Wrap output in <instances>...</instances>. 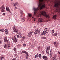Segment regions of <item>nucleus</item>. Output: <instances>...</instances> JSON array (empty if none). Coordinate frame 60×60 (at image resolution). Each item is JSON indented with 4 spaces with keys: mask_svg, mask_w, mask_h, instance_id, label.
I'll list each match as a JSON object with an SVG mask.
<instances>
[{
    "mask_svg": "<svg viewBox=\"0 0 60 60\" xmlns=\"http://www.w3.org/2000/svg\"><path fill=\"white\" fill-rule=\"evenodd\" d=\"M39 0L41 2H39L38 7L36 8L34 7L33 8V10L34 11V15H36V12L39 9L41 10L45 6V4H44V0Z\"/></svg>",
    "mask_w": 60,
    "mask_h": 60,
    "instance_id": "f257e3e1",
    "label": "nucleus"
},
{
    "mask_svg": "<svg viewBox=\"0 0 60 60\" xmlns=\"http://www.w3.org/2000/svg\"><path fill=\"white\" fill-rule=\"evenodd\" d=\"M40 13L41 15L44 16H45L47 18H49V15H46V12L44 11L40 12Z\"/></svg>",
    "mask_w": 60,
    "mask_h": 60,
    "instance_id": "f03ea898",
    "label": "nucleus"
},
{
    "mask_svg": "<svg viewBox=\"0 0 60 60\" xmlns=\"http://www.w3.org/2000/svg\"><path fill=\"white\" fill-rule=\"evenodd\" d=\"M49 32V29L47 28H45V31L43 32H42L41 33V34L42 35H45L46 33H47Z\"/></svg>",
    "mask_w": 60,
    "mask_h": 60,
    "instance_id": "7ed1b4c3",
    "label": "nucleus"
},
{
    "mask_svg": "<svg viewBox=\"0 0 60 60\" xmlns=\"http://www.w3.org/2000/svg\"><path fill=\"white\" fill-rule=\"evenodd\" d=\"M0 9L1 12H4V11H5V10H4L5 8L4 5H2L1 7H0Z\"/></svg>",
    "mask_w": 60,
    "mask_h": 60,
    "instance_id": "20e7f679",
    "label": "nucleus"
},
{
    "mask_svg": "<svg viewBox=\"0 0 60 60\" xmlns=\"http://www.w3.org/2000/svg\"><path fill=\"white\" fill-rule=\"evenodd\" d=\"M33 32H34L33 31H31L28 33L29 35L28 36L27 38L28 39H29L31 37L32 34L33 33Z\"/></svg>",
    "mask_w": 60,
    "mask_h": 60,
    "instance_id": "39448f33",
    "label": "nucleus"
},
{
    "mask_svg": "<svg viewBox=\"0 0 60 60\" xmlns=\"http://www.w3.org/2000/svg\"><path fill=\"white\" fill-rule=\"evenodd\" d=\"M12 39L14 42H15V43L17 42V39L15 38V37L14 36V37H13L12 38Z\"/></svg>",
    "mask_w": 60,
    "mask_h": 60,
    "instance_id": "423d86ee",
    "label": "nucleus"
},
{
    "mask_svg": "<svg viewBox=\"0 0 60 60\" xmlns=\"http://www.w3.org/2000/svg\"><path fill=\"white\" fill-rule=\"evenodd\" d=\"M40 31H41L40 30H36L34 32V34H38V33H39L40 32Z\"/></svg>",
    "mask_w": 60,
    "mask_h": 60,
    "instance_id": "0eeeda50",
    "label": "nucleus"
},
{
    "mask_svg": "<svg viewBox=\"0 0 60 60\" xmlns=\"http://www.w3.org/2000/svg\"><path fill=\"white\" fill-rule=\"evenodd\" d=\"M43 58L45 60H47L48 59V58L47 57V56H42Z\"/></svg>",
    "mask_w": 60,
    "mask_h": 60,
    "instance_id": "6e6552de",
    "label": "nucleus"
},
{
    "mask_svg": "<svg viewBox=\"0 0 60 60\" xmlns=\"http://www.w3.org/2000/svg\"><path fill=\"white\" fill-rule=\"evenodd\" d=\"M43 20L41 18H39L38 19V22H43Z\"/></svg>",
    "mask_w": 60,
    "mask_h": 60,
    "instance_id": "1a4fd4ad",
    "label": "nucleus"
},
{
    "mask_svg": "<svg viewBox=\"0 0 60 60\" xmlns=\"http://www.w3.org/2000/svg\"><path fill=\"white\" fill-rule=\"evenodd\" d=\"M4 42L7 43L8 42V41L7 39V38L5 37L4 39Z\"/></svg>",
    "mask_w": 60,
    "mask_h": 60,
    "instance_id": "9d476101",
    "label": "nucleus"
},
{
    "mask_svg": "<svg viewBox=\"0 0 60 60\" xmlns=\"http://www.w3.org/2000/svg\"><path fill=\"white\" fill-rule=\"evenodd\" d=\"M4 58V56L2 55L0 56V60H3Z\"/></svg>",
    "mask_w": 60,
    "mask_h": 60,
    "instance_id": "9b49d317",
    "label": "nucleus"
},
{
    "mask_svg": "<svg viewBox=\"0 0 60 60\" xmlns=\"http://www.w3.org/2000/svg\"><path fill=\"white\" fill-rule=\"evenodd\" d=\"M59 4L57 3L55 4V7H58L59 6Z\"/></svg>",
    "mask_w": 60,
    "mask_h": 60,
    "instance_id": "f8f14e48",
    "label": "nucleus"
},
{
    "mask_svg": "<svg viewBox=\"0 0 60 60\" xmlns=\"http://www.w3.org/2000/svg\"><path fill=\"white\" fill-rule=\"evenodd\" d=\"M13 31L14 33H16V32H18V30L16 29L15 28L13 29Z\"/></svg>",
    "mask_w": 60,
    "mask_h": 60,
    "instance_id": "ddd939ff",
    "label": "nucleus"
},
{
    "mask_svg": "<svg viewBox=\"0 0 60 60\" xmlns=\"http://www.w3.org/2000/svg\"><path fill=\"white\" fill-rule=\"evenodd\" d=\"M6 8L7 11H10V10L9 9V8L8 7H6Z\"/></svg>",
    "mask_w": 60,
    "mask_h": 60,
    "instance_id": "4468645a",
    "label": "nucleus"
},
{
    "mask_svg": "<svg viewBox=\"0 0 60 60\" xmlns=\"http://www.w3.org/2000/svg\"><path fill=\"white\" fill-rule=\"evenodd\" d=\"M14 56L15 58H17L18 57V55L16 54H15L14 55Z\"/></svg>",
    "mask_w": 60,
    "mask_h": 60,
    "instance_id": "2eb2a0df",
    "label": "nucleus"
},
{
    "mask_svg": "<svg viewBox=\"0 0 60 60\" xmlns=\"http://www.w3.org/2000/svg\"><path fill=\"white\" fill-rule=\"evenodd\" d=\"M50 49V46H49L48 47H47L46 48V50H49Z\"/></svg>",
    "mask_w": 60,
    "mask_h": 60,
    "instance_id": "dca6fc26",
    "label": "nucleus"
},
{
    "mask_svg": "<svg viewBox=\"0 0 60 60\" xmlns=\"http://www.w3.org/2000/svg\"><path fill=\"white\" fill-rule=\"evenodd\" d=\"M18 4V3L17 2L15 3H14L13 4V5L14 6H16V5Z\"/></svg>",
    "mask_w": 60,
    "mask_h": 60,
    "instance_id": "f3484780",
    "label": "nucleus"
},
{
    "mask_svg": "<svg viewBox=\"0 0 60 60\" xmlns=\"http://www.w3.org/2000/svg\"><path fill=\"white\" fill-rule=\"evenodd\" d=\"M56 15H53V16L52 19H56Z\"/></svg>",
    "mask_w": 60,
    "mask_h": 60,
    "instance_id": "a211bd4d",
    "label": "nucleus"
},
{
    "mask_svg": "<svg viewBox=\"0 0 60 60\" xmlns=\"http://www.w3.org/2000/svg\"><path fill=\"white\" fill-rule=\"evenodd\" d=\"M25 38H26V37L25 36H23L22 38V41H24Z\"/></svg>",
    "mask_w": 60,
    "mask_h": 60,
    "instance_id": "6ab92c4d",
    "label": "nucleus"
},
{
    "mask_svg": "<svg viewBox=\"0 0 60 60\" xmlns=\"http://www.w3.org/2000/svg\"><path fill=\"white\" fill-rule=\"evenodd\" d=\"M0 31L1 32H2V33H3V32H4V31H5V30H4V29H1L0 30Z\"/></svg>",
    "mask_w": 60,
    "mask_h": 60,
    "instance_id": "aec40b11",
    "label": "nucleus"
},
{
    "mask_svg": "<svg viewBox=\"0 0 60 60\" xmlns=\"http://www.w3.org/2000/svg\"><path fill=\"white\" fill-rule=\"evenodd\" d=\"M28 17H31V16H32V14L29 13H28Z\"/></svg>",
    "mask_w": 60,
    "mask_h": 60,
    "instance_id": "412c9836",
    "label": "nucleus"
},
{
    "mask_svg": "<svg viewBox=\"0 0 60 60\" xmlns=\"http://www.w3.org/2000/svg\"><path fill=\"white\" fill-rule=\"evenodd\" d=\"M4 48H6L7 47V45L6 44H5L4 45Z\"/></svg>",
    "mask_w": 60,
    "mask_h": 60,
    "instance_id": "4be33fe9",
    "label": "nucleus"
},
{
    "mask_svg": "<svg viewBox=\"0 0 60 60\" xmlns=\"http://www.w3.org/2000/svg\"><path fill=\"white\" fill-rule=\"evenodd\" d=\"M5 33L6 34H8V30H5Z\"/></svg>",
    "mask_w": 60,
    "mask_h": 60,
    "instance_id": "5701e85b",
    "label": "nucleus"
},
{
    "mask_svg": "<svg viewBox=\"0 0 60 60\" xmlns=\"http://www.w3.org/2000/svg\"><path fill=\"white\" fill-rule=\"evenodd\" d=\"M38 57L40 58H41V54H40L38 55Z\"/></svg>",
    "mask_w": 60,
    "mask_h": 60,
    "instance_id": "b1692460",
    "label": "nucleus"
},
{
    "mask_svg": "<svg viewBox=\"0 0 60 60\" xmlns=\"http://www.w3.org/2000/svg\"><path fill=\"white\" fill-rule=\"evenodd\" d=\"M54 44L55 46H57V45L56 44V41L54 42Z\"/></svg>",
    "mask_w": 60,
    "mask_h": 60,
    "instance_id": "393cba45",
    "label": "nucleus"
},
{
    "mask_svg": "<svg viewBox=\"0 0 60 60\" xmlns=\"http://www.w3.org/2000/svg\"><path fill=\"white\" fill-rule=\"evenodd\" d=\"M22 22H25V19H23V18H22Z\"/></svg>",
    "mask_w": 60,
    "mask_h": 60,
    "instance_id": "a878e982",
    "label": "nucleus"
},
{
    "mask_svg": "<svg viewBox=\"0 0 60 60\" xmlns=\"http://www.w3.org/2000/svg\"><path fill=\"white\" fill-rule=\"evenodd\" d=\"M26 51H22V53H21V54H22L23 53H26Z\"/></svg>",
    "mask_w": 60,
    "mask_h": 60,
    "instance_id": "bb28decb",
    "label": "nucleus"
},
{
    "mask_svg": "<svg viewBox=\"0 0 60 60\" xmlns=\"http://www.w3.org/2000/svg\"><path fill=\"white\" fill-rule=\"evenodd\" d=\"M38 54L37 53L36 54V55L35 56V58H36V57H38Z\"/></svg>",
    "mask_w": 60,
    "mask_h": 60,
    "instance_id": "cd10ccee",
    "label": "nucleus"
},
{
    "mask_svg": "<svg viewBox=\"0 0 60 60\" xmlns=\"http://www.w3.org/2000/svg\"><path fill=\"white\" fill-rule=\"evenodd\" d=\"M57 33H55L53 35V36H57Z\"/></svg>",
    "mask_w": 60,
    "mask_h": 60,
    "instance_id": "c85d7f7f",
    "label": "nucleus"
},
{
    "mask_svg": "<svg viewBox=\"0 0 60 60\" xmlns=\"http://www.w3.org/2000/svg\"><path fill=\"white\" fill-rule=\"evenodd\" d=\"M25 53L26 54L27 56H28V52H26V53Z\"/></svg>",
    "mask_w": 60,
    "mask_h": 60,
    "instance_id": "c756f323",
    "label": "nucleus"
},
{
    "mask_svg": "<svg viewBox=\"0 0 60 60\" xmlns=\"http://www.w3.org/2000/svg\"><path fill=\"white\" fill-rule=\"evenodd\" d=\"M46 52L47 53V54H49V50H46Z\"/></svg>",
    "mask_w": 60,
    "mask_h": 60,
    "instance_id": "7c9ffc66",
    "label": "nucleus"
},
{
    "mask_svg": "<svg viewBox=\"0 0 60 60\" xmlns=\"http://www.w3.org/2000/svg\"><path fill=\"white\" fill-rule=\"evenodd\" d=\"M54 32H55V31H54V30H52V34H53L54 33Z\"/></svg>",
    "mask_w": 60,
    "mask_h": 60,
    "instance_id": "2f4dec72",
    "label": "nucleus"
},
{
    "mask_svg": "<svg viewBox=\"0 0 60 60\" xmlns=\"http://www.w3.org/2000/svg\"><path fill=\"white\" fill-rule=\"evenodd\" d=\"M32 18L33 19H34V22H35L36 19H35V18H34L33 17H32Z\"/></svg>",
    "mask_w": 60,
    "mask_h": 60,
    "instance_id": "473e14b6",
    "label": "nucleus"
},
{
    "mask_svg": "<svg viewBox=\"0 0 60 60\" xmlns=\"http://www.w3.org/2000/svg\"><path fill=\"white\" fill-rule=\"evenodd\" d=\"M14 50L15 52H16V48H14Z\"/></svg>",
    "mask_w": 60,
    "mask_h": 60,
    "instance_id": "72a5a7b5",
    "label": "nucleus"
},
{
    "mask_svg": "<svg viewBox=\"0 0 60 60\" xmlns=\"http://www.w3.org/2000/svg\"><path fill=\"white\" fill-rule=\"evenodd\" d=\"M52 60H55V59H56V58L54 57L52 58Z\"/></svg>",
    "mask_w": 60,
    "mask_h": 60,
    "instance_id": "f704fd0d",
    "label": "nucleus"
},
{
    "mask_svg": "<svg viewBox=\"0 0 60 60\" xmlns=\"http://www.w3.org/2000/svg\"><path fill=\"white\" fill-rule=\"evenodd\" d=\"M17 34H18L19 35V34H20L21 33H20V32H17Z\"/></svg>",
    "mask_w": 60,
    "mask_h": 60,
    "instance_id": "c9c22d12",
    "label": "nucleus"
},
{
    "mask_svg": "<svg viewBox=\"0 0 60 60\" xmlns=\"http://www.w3.org/2000/svg\"><path fill=\"white\" fill-rule=\"evenodd\" d=\"M50 57H52V53H50Z\"/></svg>",
    "mask_w": 60,
    "mask_h": 60,
    "instance_id": "e433bc0d",
    "label": "nucleus"
},
{
    "mask_svg": "<svg viewBox=\"0 0 60 60\" xmlns=\"http://www.w3.org/2000/svg\"><path fill=\"white\" fill-rule=\"evenodd\" d=\"M41 16V15L40 14H39L38 15V16L39 17H40Z\"/></svg>",
    "mask_w": 60,
    "mask_h": 60,
    "instance_id": "4c0bfd02",
    "label": "nucleus"
},
{
    "mask_svg": "<svg viewBox=\"0 0 60 60\" xmlns=\"http://www.w3.org/2000/svg\"><path fill=\"white\" fill-rule=\"evenodd\" d=\"M42 38H43V39H46V37H43Z\"/></svg>",
    "mask_w": 60,
    "mask_h": 60,
    "instance_id": "58836bf2",
    "label": "nucleus"
},
{
    "mask_svg": "<svg viewBox=\"0 0 60 60\" xmlns=\"http://www.w3.org/2000/svg\"><path fill=\"white\" fill-rule=\"evenodd\" d=\"M19 35L20 36V38H22V35L21 34H19Z\"/></svg>",
    "mask_w": 60,
    "mask_h": 60,
    "instance_id": "ea45409f",
    "label": "nucleus"
},
{
    "mask_svg": "<svg viewBox=\"0 0 60 60\" xmlns=\"http://www.w3.org/2000/svg\"><path fill=\"white\" fill-rule=\"evenodd\" d=\"M17 37L18 38H19V35H17Z\"/></svg>",
    "mask_w": 60,
    "mask_h": 60,
    "instance_id": "a19ab883",
    "label": "nucleus"
},
{
    "mask_svg": "<svg viewBox=\"0 0 60 60\" xmlns=\"http://www.w3.org/2000/svg\"><path fill=\"white\" fill-rule=\"evenodd\" d=\"M0 44H2V41L1 40H0Z\"/></svg>",
    "mask_w": 60,
    "mask_h": 60,
    "instance_id": "79ce46f5",
    "label": "nucleus"
},
{
    "mask_svg": "<svg viewBox=\"0 0 60 60\" xmlns=\"http://www.w3.org/2000/svg\"><path fill=\"white\" fill-rule=\"evenodd\" d=\"M23 46L24 47H25L26 46V45L25 44H23Z\"/></svg>",
    "mask_w": 60,
    "mask_h": 60,
    "instance_id": "37998d69",
    "label": "nucleus"
},
{
    "mask_svg": "<svg viewBox=\"0 0 60 60\" xmlns=\"http://www.w3.org/2000/svg\"><path fill=\"white\" fill-rule=\"evenodd\" d=\"M23 13V11H22V10H21L20 11V13H21V14Z\"/></svg>",
    "mask_w": 60,
    "mask_h": 60,
    "instance_id": "c03bdc74",
    "label": "nucleus"
},
{
    "mask_svg": "<svg viewBox=\"0 0 60 60\" xmlns=\"http://www.w3.org/2000/svg\"><path fill=\"white\" fill-rule=\"evenodd\" d=\"M18 45L19 46H21V44H19Z\"/></svg>",
    "mask_w": 60,
    "mask_h": 60,
    "instance_id": "a18cd8bd",
    "label": "nucleus"
},
{
    "mask_svg": "<svg viewBox=\"0 0 60 60\" xmlns=\"http://www.w3.org/2000/svg\"><path fill=\"white\" fill-rule=\"evenodd\" d=\"M12 60H16V58H13L12 59Z\"/></svg>",
    "mask_w": 60,
    "mask_h": 60,
    "instance_id": "49530a36",
    "label": "nucleus"
},
{
    "mask_svg": "<svg viewBox=\"0 0 60 60\" xmlns=\"http://www.w3.org/2000/svg\"><path fill=\"white\" fill-rule=\"evenodd\" d=\"M15 9H17V7H15Z\"/></svg>",
    "mask_w": 60,
    "mask_h": 60,
    "instance_id": "de8ad7c7",
    "label": "nucleus"
},
{
    "mask_svg": "<svg viewBox=\"0 0 60 60\" xmlns=\"http://www.w3.org/2000/svg\"><path fill=\"white\" fill-rule=\"evenodd\" d=\"M10 47H11V46L10 45H8V47L9 48Z\"/></svg>",
    "mask_w": 60,
    "mask_h": 60,
    "instance_id": "09e8293b",
    "label": "nucleus"
},
{
    "mask_svg": "<svg viewBox=\"0 0 60 60\" xmlns=\"http://www.w3.org/2000/svg\"><path fill=\"white\" fill-rule=\"evenodd\" d=\"M27 57H26V59H28V56H27Z\"/></svg>",
    "mask_w": 60,
    "mask_h": 60,
    "instance_id": "8fccbe9b",
    "label": "nucleus"
},
{
    "mask_svg": "<svg viewBox=\"0 0 60 60\" xmlns=\"http://www.w3.org/2000/svg\"><path fill=\"white\" fill-rule=\"evenodd\" d=\"M5 13H3V15H5Z\"/></svg>",
    "mask_w": 60,
    "mask_h": 60,
    "instance_id": "3c124183",
    "label": "nucleus"
},
{
    "mask_svg": "<svg viewBox=\"0 0 60 60\" xmlns=\"http://www.w3.org/2000/svg\"><path fill=\"white\" fill-rule=\"evenodd\" d=\"M9 12H10V13H11V11H9Z\"/></svg>",
    "mask_w": 60,
    "mask_h": 60,
    "instance_id": "603ef678",
    "label": "nucleus"
},
{
    "mask_svg": "<svg viewBox=\"0 0 60 60\" xmlns=\"http://www.w3.org/2000/svg\"><path fill=\"white\" fill-rule=\"evenodd\" d=\"M49 21H50L49 20ZM47 21V22H48V21H49L48 20H47V21Z\"/></svg>",
    "mask_w": 60,
    "mask_h": 60,
    "instance_id": "864d4df0",
    "label": "nucleus"
},
{
    "mask_svg": "<svg viewBox=\"0 0 60 60\" xmlns=\"http://www.w3.org/2000/svg\"><path fill=\"white\" fill-rule=\"evenodd\" d=\"M59 59H60V57L59 58Z\"/></svg>",
    "mask_w": 60,
    "mask_h": 60,
    "instance_id": "5fc2aeb1",
    "label": "nucleus"
},
{
    "mask_svg": "<svg viewBox=\"0 0 60 60\" xmlns=\"http://www.w3.org/2000/svg\"><path fill=\"white\" fill-rule=\"evenodd\" d=\"M11 0V1H13V0Z\"/></svg>",
    "mask_w": 60,
    "mask_h": 60,
    "instance_id": "6e6d98bb",
    "label": "nucleus"
}]
</instances>
